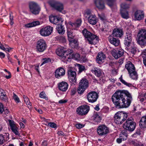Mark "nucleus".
I'll return each mask as SVG.
<instances>
[{
    "label": "nucleus",
    "instance_id": "f257e3e1",
    "mask_svg": "<svg viewBox=\"0 0 146 146\" xmlns=\"http://www.w3.org/2000/svg\"><path fill=\"white\" fill-rule=\"evenodd\" d=\"M111 99L116 107L126 108L130 106L132 98L129 92L125 93L121 91H118L113 94Z\"/></svg>",
    "mask_w": 146,
    "mask_h": 146
},
{
    "label": "nucleus",
    "instance_id": "f03ea898",
    "mask_svg": "<svg viewBox=\"0 0 146 146\" xmlns=\"http://www.w3.org/2000/svg\"><path fill=\"white\" fill-rule=\"evenodd\" d=\"M82 33L85 38L86 41L89 44H95L98 42V37L85 28Z\"/></svg>",
    "mask_w": 146,
    "mask_h": 146
},
{
    "label": "nucleus",
    "instance_id": "7ed1b4c3",
    "mask_svg": "<svg viewBox=\"0 0 146 146\" xmlns=\"http://www.w3.org/2000/svg\"><path fill=\"white\" fill-rule=\"evenodd\" d=\"M125 68L127 70L130 77L132 79L136 80L138 78V75L136 71L134 65L130 61L127 62Z\"/></svg>",
    "mask_w": 146,
    "mask_h": 146
},
{
    "label": "nucleus",
    "instance_id": "20e7f679",
    "mask_svg": "<svg viewBox=\"0 0 146 146\" xmlns=\"http://www.w3.org/2000/svg\"><path fill=\"white\" fill-rule=\"evenodd\" d=\"M136 123L133 118L131 117L126 119L123 125V128L126 130L130 132L133 131L135 128Z\"/></svg>",
    "mask_w": 146,
    "mask_h": 146
},
{
    "label": "nucleus",
    "instance_id": "39448f33",
    "mask_svg": "<svg viewBox=\"0 0 146 146\" xmlns=\"http://www.w3.org/2000/svg\"><path fill=\"white\" fill-rule=\"evenodd\" d=\"M137 42L142 47L146 46V30L141 29L138 33Z\"/></svg>",
    "mask_w": 146,
    "mask_h": 146
},
{
    "label": "nucleus",
    "instance_id": "423d86ee",
    "mask_svg": "<svg viewBox=\"0 0 146 146\" xmlns=\"http://www.w3.org/2000/svg\"><path fill=\"white\" fill-rule=\"evenodd\" d=\"M127 114L123 111L118 112L114 115V122L117 124H122L126 119Z\"/></svg>",
    "mask_w": 146,
    "mask_h": 146
},
{
    "label": "nucleus",
    "instance_id": "0eeeda50",
    "mask_svg": "<svg viewBox=\"0 0 146 146\" xmlns=\"http://www.w3.org/2000/svg\"><path fill=\"white\" fill-rule=\"evenodd\" d=\"M89 82L85 78H83L80 82L77 92L78 94H82L88 87Z\"/></svg>",
    "mask_w": 146,
    "mask_h": 146
},
{
    "label": "nucleus",
    "instance_id": "6e6552de",
    "mask_svg": "<svg viewBox=\"0 0 146 146\" xmlns=\"http://www.w3.org/2000/svg\"><path fill=\"white\" fill-rule=\"evenodd\" d=\"M76 72L74 70V68H69L68 69V75L69 81L73 84H75L76 82Z\"/></svg>",
    "mask_w": 146,
    "mask_h": 146
},
{
    "label": "nucleus",
    "instance_id": "1a4fd4ad",
    "mask_svg": "<svg viewBox=\"0 0 146 146\" xmlns=\"http://www.w3.org/2000/svg\"><path fill=\"white\" fill-rule=\"evenodd\" d=\"M29 6L30 11L33 14L36 15L39 13L40 8L37 3L34 2H30Z\"/></svg>",
    "mask_w": 146,
    "mask_h": 146
},
{
    "label": "nucleus",
    "instance_id": "9d476101",
    "mask_svg": "<svg viewBox=\"0 0 146 146\" xmlns=\"http://www.w3.org/2000/svg\"><path fill=\"white\" fill-rule=\"evenodd\" d=\"M90 110V107L87 105H82L78 107L76 109L77 113L80 115H86Z\"/></svg>",
    "mask_w": 146,
    "mask_h": 146
},
{
    "label": "nucleus",
    "instance_id": "9b49d317",
    "mask_svg": "<svg viewBox=\"0 0 146 146\" xmlns=\"http://www.w3.org/2000/svg\"><path fill=\"white\" fill-rule=\"evenodd\" d=\"M132 10L134 12L135 18L137 20H141L144 18V13L143 11L138 9L136 7H133Z\"/></svg>",
    "mask_w": 146,
    "mask_h": 146
},
{
    "label": "nucleus",
    "instance_id": "f8f14e48",
    "mask_svg": "<svg viewBox=\"0 0 146 146\" xmlns=\"http://www.w3.org/2000/svg\"><path fill=\"white\" fill-rule=\"evenodd\" d=\"M36 47L37 51L39 52H42L46 49L47 45L44 40L40 39L37 42Z\"/></svg>",
    "mask_w": 146,
    "mask_h": 146
},
{
    "label": "nucleus",
    "instance_id": "ddd939ff",
    "mask_svg": "<svg viewBox=\"0 0 146 146\" xmlns=\"http://www.w3.org/2000/svg\"><path fill=\"white\" fill-rule=\"evenodd\" d=\"M97 131L98 134L101 136H104L109 133V128L104 125L99 126Z\"/></svg>",
    "mask_w": 146,
    "mask_h": 146
},
{
    "label": "nucleus",
    "instance_id": "4468645a",
    "mask_svg": "<svg viewBox=\"0 0 146 146\" xmlns=\"http://www.w3.org/2000/svg\"><path fill=\"white\" fill-rule=\"evenodd\" d=\"M49 4L52 7L59 12H61L64 9L63 4L58 1L52 0L49 2Z\"/></svg>",
    "mask_w": 146,
    "mask_h": 146
},
{
    "label": "nucleus",
    "instance_id": "2eb2a0df",
    "mask_svg": "<svg viewBox=\"0 0 146 146\" xmlns=\"http://www.w3.org/2000/svg\"><path fill=\"white\" fill-rule=\"evenodd\" d=\"M98 94L96 92L92 91L88 93L87 95V98L89 102H96L98 98Z\"/></svg>",
    "mask_w": 146,
    "mask_h": 146
},
{
    "label": "nucleus",
    "instance_id": "dca6fc26",
    "mask_svg": "<svg viewBox=\"0 0 146 146\" xmlns=\"http://www.w3.org/2000/svg\"><path fill=\"white\" fill-rule=\"evenodd\" d=\"M53 28L48 26L42 28L40 31V34L43 36H47L50 35L52 31Z\"/></svg>",
    "mask_w": 146,
    "mask_h": 146
},
{
    "label": "nucleus",
    "instance_id": "f3484780",
    "mask_svg": "<svg viewBox=\"0 0 146 146\" xmlns=\"http://www.w3.org/2000/svg\"><path fill=\"white\" fill-rule=\"evenodd\" d=\"M65 71L62 68H59L57 69L55 72V77L57 78H60L64 76Z\"/></svg>",
    "mask_w": 146,
    "mask_h": 146
},
{
    "label": "nucleus",
    "instance_id": "a211bd4d",
    "mask_svg": "<svg viewBox=\"0 0 146 146\" xmlns=\"http://www.w3.org/2000/svg\"><path fill=\"white\" fill-rule=\"evenodd\" d=\"M124 51L123 49H120L119 50H114L111 52V54L115 59L122 56L124 53Z\"/></svg>",
    "mask_w": 146,
    "mask_h": 146
},
{
    "label": "nucleus",
    "instance_id": "6ab92c4d",
    "mask_svg": "<svg viewBox=\"0 0 146 146\" xmlns=\"http://www.w3.org/2000/svg\"><path fill=\"white\" fill-rule=\"evenodd\" d=\"M91 72L97 77L102 78L104 74L102 70L99 68L94 67L92 69Z\"/></svg>",
    "mask_w": 146,
    "mask_h": 146
},
{
    "label": "nucleus",
    "instance_id": "aec40b11",
    "mask_svg": "<svg viewBox=\"0 0 146 146\" xmlns=\"http://www.w3.org/2000/svg\"><path fill=\"white\" fill-rule=\"evenodd\" d=\"M66 51L61 48H58L56 50V54L61 58L62 60L66 59V54H65Z\"/></svg>",
    "mask_w": 146,
    "mask_h": 146
},
{
    "label": "nucleus",
    "instance_id": "412c9836",
    "mask_svg": "<svg viewBox=\"0 0 146 146\" xmlns=\"http://www.w3.org/2000/svg\"><path fill=\"white\" fill-rule=\"evenodd\" d=\"M123 34L122 29L115 28L113 30L112 35L113 36L121 38L123 36Z\"/></svg>",
    "mask_w": 146,
    "mask_h": 146
},
{
    "label": "nucleus",
    "instance_id": "4be33fe9",
    "mask_svg": "<svg viewBox=\"0 0 146 146\" xmlns=\"http://www.w3.org/2000/svg\"><path fill=\"white\" fill-rule=\"evenodd\" d=\"M88 19L89 23L92 25H95L98 21L97 17L94 14L88 16Z\"/></svg>",
    "mask_w": 146,
    "mask_h": 146
},
{
    "label": "nucleus",
    "instance_id": "5701e85b",
    "mask_svg": "<svg viewBox=\"0 0 146 146\" xmlns=\"http://www.w3.org/2000/svg\"><path fill=\"white\" fill-rule=\"evenodd\" d=\"M113 36L110 35L108 37V40L110 42L115 46H118L120 43L119 40L117 38L114 37Z\"/></svg>",
    "mask_w": 146,
    "mask_h": 146
},
{
    "label": "nucleus",
    "instance_id": "b1692460",
    "mask_svg": "<svg viewBox=\"0 0 146 146\" xmlns=\"http://www.w3.org/2000/svg\"><path fill=\"white\" fill-rule=\"evenodd\" d=\"M82 22L81 19H78L76 22L74 23L70 21L68 22V24L72 27V29L77 30L78 28L81 25Z\"/></svg>",
    "mask_w": 146,
    "mask_h": 146
},
{
    "label": "nucleus",
    "instance_id": "393cba45",
    "mask_svg": "<svg viewBox=\"0 0 146 146\" xmlns=\"http://www.w3.org/2000/svg\"><path fill=\"white\" fill-rule=\"evenodd\" d=\"M59 90L63 92H66L68 89V85L65 82H62L58 84Z\"/></svg>",
    "mask_w": 146,
    "mask_h": 146
},
{
    "label": "nucleus",
    "instance_id": "a878e982",
    "mask_svg": "<svg viewBox=\"0 0 146 146\" xmlns=\"http://www.w3.org/2000/svg\"><path fill=\"white\" fill-rule=\"evenodd\" d=\"M96 7L99 9L103 10L105 9L104 1L103 0H94Z\"/></svg>",
    "mask_w": 146,
    "mask_h": 146
},
{
    "label": "nucleus",
    "instance_id": "bb28decb",
    "mask_svg": "<svg viewBox=\"0 0 146 146\" xmlns=\"http://www.w3.org/2000/svg\"><path fill=\"white\" fill-rule=\"evenodd\" d=\"M106 58L105 55L102 52L99 53L96 57V61L97 63L101 64L104 61V60Z\"/></svg>",
    "mask_w": 146,
    "mask_h": 146
},
{
    "label": "nucleus",
    "instance_id": "cd10ccee",
    "mask_svg": "<svg viewBox=\"0 0 146 146\" xmlns=\"http://www.w3.org/2000/svg\"><path fill=\"white\" fill-rule=\"evenodd\" d=\"M0 99L5 102H7L8 101L5 92L3 89L1 88H0Z\"/></svg>",
    "mask_w": 146,
    "mask_h": 146
},
{
    "label": "nucleus",
    "instance_id": "c85d7f7f",
    "mask_svg": "<svg viewBox=\"0 0 146 146\" xmlns=\"http://www.w3.org/2000/svg\"><path fill=\"white\" fill-rule=\"evenodd\" d=\"M116 0H108L107 4L110 6L112 11H115L117 9V6L115 2Z\"/></svg>",
    "mask_w": 146,
    "mask_h": 146
},
{
    "label": "nucleus",
    "instance_id": "c756f323",
    "mask_svg": "<svg viewBox=\"0 0 146 146\" xmlns=\"http://www.w3.org/2000/svg\"><path fill=\"white\" fill-rule=\"evenodd\" d=\"M65 53L66 59L64 60H68V59L74 58V54L72 50H67L66 51Z\"/></svg>",
    "mask_w": 146,
    "mask_h": 146
},
{
    "label": "nucleus",
    "instance_id": "7c9ffc66",
    "mask_svg": "<svg viewBox=\"0 0 146 146\" xmlns=\"http://www.w3.org/2000/svg\"><path fill=\"white\" fill-rule=\"evenodd\" d=\"M61 20L62 19L61 18L57 17L56 16H52L49 17L50 22L54 24H57L59 21H62Z\"/></svg>",
    "mask_w": 146,
    "mask_h": 146
},
{
    "label": "nucleus",
    "instance_id": "2f4dec72",
    "mask_svg": "<svg viewBox=\"0 0 146 146\" xmlns=\"http://www.w3.org/2000/svg\"><path fill=\"white\" fill-rule=\"evenodd\" d=\"M139 125L141 128H146V115L142 116L139 121Z\"/></svg>",
    "mask_w": 146,
    "mask_h": 146
},
{
    "label": "nucleus",
    "instance_id": "473e14b6",
    "mask_svg": "<svg viewBox=\"0 0 146 146\" xmlns=\"http://www.w3.org/2000/svg\"><path fill=\"white\" fill-rule=\"evenodd\" d=\"M9 134L8 133H5L4 135L0 134V145H2L5 141L7 140V139L8 138Z\"/></svg>",
    "mask_w": 146,
    "mask_h": 146
},
{
    "label": "nucleus",
    "instance_id": "72a5a7b5",
    "mask_svg": "<svg viewBox=\"0 0 146 146\" xmlns=\"http://www.w3.org/2000/svg\"><path fill=\"white\" fill-rule=\"evenodd\" d=\"M56 29L58 33L60 34L63 35L65 32V30L64 26L60 24H57Z\"/></svg>",
    "mask_w": 146,
    "mask_h": 146
},
{
    "label": "nucleus",
    "instance_id": "f704fd0d",
    "mask_svg": "<svg viewBox=\"0 0 146 146\" xmlns=\"http://www.w3.org/2000/svg\"><path fill=\"white\" fill-rule=\"evenodd\" d=\"M120 13L121 17L123 18L127 19L129 17V12L127 11L120 9Z\"/></svg>",
    "mask_w": 146,
    "mask_h": 146
},
{
    "label": "nucleus",
    "instance_id": "c9c22d12",
    "mask_svg": "<svg viewBox=\"0 0 146 146\" xmlns=\"http://www.w3.org/2000/svg\"><path fill=\"white\" fill-rule=\"evenodd\" d=\"M40 24V23L38 21H36L25 25V26L27 28H30L39 25Z\"/></svg>",
    "mask_w": 146,
    "mask_h": 146
},
{
    "label": "nucleus",
    "instance_id": "e433bc0d",
    "mask_svg": "<svg viewBox=\"0 0 146 146\" xmlns=\"http://www.w3.org/2000/svg\"><path fill=\"white\" fill-rule=\"evenodd\" d=\"M67 34L68 40L71 39H74L75 36V35L73 33L72 30L68 29L67 30Z\"/></svg>",
    "mask_w": 146,
    "mask_h": 146
},
{
    "label": "nucleus",
    "instance_id": "4c0bfd02",
    "mask_svg": "<svg viewBox=\"0 0 146 146\" xmlns=\"http://www.w3.org/2000/svg\"><path fill=\"white\" fill-rule=\"evenodd\" d=\"M120 9L127 10L129 9L130 7V5L127 3L125 2L122 3L120 4Z\"/></svg>",
    "mask_w": 146,
    "mask_h": 146
},
{
    "label": "nucleus",
    "instance_id": "58836bf2",
    "mask_svg": "<svg viewBox=\"0 0 146 146\" xmlns=\"http://www.w3.org/2000/svg\"><path fill=\"white\" fill-rule=\"evenodd\" d=\"M120 137L123 139V140H126L127 138V133L126 130H124L122 131L119 135Z\"/></svg>",
    "mask_w": 146,
    "mask_h": 146
},
{
    "label": "nucleus",
    "instance_id": "ea45409f",
    "mask_svg": "<svg viewBox=\"0 0 146 146\" xmlns=\"http://www.w3.org/2000/svg\"><path fill=\"white\" fill-rule=\"evenodd\" d=\"M93 118L95 121L97 122L100 121L101 119V117L98 115L97 112L94 113L93 116Z\"/></svg>",
    "mask_w": 146,
    "mask_h": 146
},
{
    "label": "nucleus",
    "instance_id": "a19ab883",
    "mask_svg": "<svg viewBox=\"0 0 146 146\" xmlns=\"http://www.w3.org/2000/svg\"><path fill=\"white\" fill-rule=\"evenodd\" d=\"M137 48L134 45H132L129 49V51L131 53L134 54H135L137 51Z\"/></svg>",
    "mask_w": 146,
    "mask_h": 146
},
{
    "label": "nucleus",
    "instance_id": "79ce46f5",
    "mask_svg": "<svg viewBox=\"0 0 146 146\" xmlns=\"http://www.w3.org/2000/svg\"><path fill=\"white\" fill-rule=\"evenodd\" d=\"M77 66L79 70L78 73H80L82 72L85 70V68L84 66L80 64H78Z\"/></svg>",
    "mask_w": 146,
    "mask_h": 146
},
{
    "label": "nucleus",
    "instance_id": "37998d69",
    "mask_svg": "<svg viewBox=\"0 0 146 146\" xmlns=\"http://www.w3.org/2000/svg\"><path fill=\"white\" fill-rule=\"evenodd\" d=\"M68 40L70 45L73 44L76 45L77 44L78 40L76 38H74V39H69Z\"/></svg>",
    "mask_w": 146,
    "mask_h": 146
},
{
    "label": "nucleus",
    "instance_id": "c03bdc74",
    "mask_svg": "<svg viewBox=\"0 0 146 146\" xmlns=\"http://www.w3.org/2000/svg\"><path fill=\"white\" fill-rule=\"evenodd\" d=\"M43 61L41 64L40 66H42L43 64L46 63H49L51 62V59L49 58H45L42 59Z\"/></svg>",
    "mask_w": 146,
    "mask_h": 146
},
{
    "label": "nucleus",
    "instance_id": "a18cd8bd",
    "mask_svg": "<svg viewBox=\"0 0 146 146\" xmlns=\"http://www.w3.org/2000/svg\"><path fill=\"white\" fill-rule=\"evenodd\" d=\"M132 34L130 32L126 33L125 35V39H127L132 41Z\"/></svg>",
    "mask_w": 146,
    "mask_h": 146
},
{
    "label": "nucleus",
    "instance_id": "49530a36",
    "mask_svg": "<svg viewBox=\"0 0 146 146\" xmlns=\"http://www.w3.org/2000/svg\"><path fill=\"white\" fill-rule=\"evenodd\" d=\"M23 98L24 99L25 102L26 103V104L27 105L31 106V104L30 102L29 99L25 95H24L23 96Z\"/></svg>",
    "mask_w": 146,
    "mask_h": 146
},
{
    "label": "nucleus",
    "instance_id": "de8ad7c7",
    "mask_svg": "<svg viewBox=\"0 0 146 146\" xmlns=\"http://www.w3.org/2000/svg\"><path fill=\"white\" fill-rule=\"evenodd\" d=\"M119 79L120 80V81L122 82V83L124 85L129 87H131L132 86V84H131L128 83L126 82L125 80H123L122 78V76H121V77L119 78Z\"/></svg>",
    "mask_w": 146,
    "mask_h": 146
},
{
    "label": "nucleus",
    "instance_id": "09e8293b",
    "mask_svg": "<svg viewBox=\"0 0 146 146\" xmlns=\"http://www.w3.org/2000/svg\"><path fill=\"white\" fill-rule=\"evenodd\" d=\"M132 41L129 40L125 39L124 40V44L127 47H129L130 46Z\"/></svg>",
    "mask_w": 146,
    "mask_h": 146
},
{
    "label": "nucleus",
    "instance_id": "8fccbe9b",
    "mask_svg": "<svg viewBox=\"0 0 146 146\" xmlns=\"http://www.w3.org/2000/svg\"><path fill=\"white\" fill-rule=\"evenodd\" d=\"M39 97L45 99L46 100L48 99V97L44 91L41 92L39 94Z\"/></svg>",
    "mask_w": 146,
    "mask_h": 146
},
{
    "label": "nucleus",
    "instance_id": "3c124183",
    "mask_svg": "<svg viewBox=\"0 0 146 146\" xmlns=\"http://www.w3.org/2000/svg\"><path fill=\"white\" fill-rule=\"evenodd\" d=\"M98 16L101 20L103 21H106V17L104 13H102L100 14H99Z\"/></svg>",
    "mask_w": 146,
    "mask_h": 146
},
{
    "label": "nucleus",
    "instance_id": "603ef678",
    "mask_svg": "<svg viewBox=\"0 0 146 146\" xmlns=\"http://www.w3.org/2000/svg\"><path fill=\"white\" fill-rule=\"evenodd\" d=\"M12 131L16 135H20V133L18 131V128L16 126L14 127H13L11 129Z\"/></svg>",
    "mask_w": 146,
    "mask_h": 146
},
{
    "label": "nucleus",
    "instance_id": "864d4df0",
    "mask_svg": "<svg viewBox=\"0 0 146 146\" xmlns=\"http://www.w3.org/2000/svg\"><path fill=\"white\" fill-rule=\"evenodd\" d=\"M9 125L11 127V129L13 127H15L16 126L15 124H14V122L12 120H9Z\"/></svg>",
    "mask_w": 146,
    "mask_h": 146
},
{
    "label": "nucleus",
    "instance_id": "5fc2aeb1",
    "mask_svg": "<svg viewBox=\"0 0 146 146\" xmlns=\"http://www.w3.org/2000/svg\"><path fill=\"white\" fill-rule=\"evenodd\" d=\"M13 98L17 103H19L20 101L18 97L14 93L13 94Z\"/></svg>",
    "mask_w": 146,
    "mask_h": 146
},
{
    "label": "nucleus",
    "instance_id": "6e6d98bb",
    "mask_svg": "<svg viewBox=\"0 0 146 146\" xmlns=\"http://www.w3.org/2000/svg\"><path fill=\"white\" fill-rule=\"evenodd\" d=\"M48 125L52 128H56L57 127L56 124L53 122L49 123Z\"/></svg>",
    "mask_w": 146,
    "mask_h": 146
},
{
    "label": "nucleus",
    "instance_id": "4d7b16f0",
    "mask_svg": "<svg viewBox=\"0 0 146 146\" xmlns=\"http://www.w3.org/2000/svg\"><path fill=\"white\" fill-rule=\"evenodd\" d=\"M4 111L3 105L1 103H0V114L2 113Z\"/></svg>",
    "mask_w": 146,
    "mask_h": 146
},
{
    "label": "nucleus",
    "instance_id": "13d9d810",
    "mask_svg": "<svg viewBox=\"0 0 146 146\" xmlns=\"http://www.w3.org/2000/svg\"><path fill=\"white\" fill-rule=\"evenodd\" d=\"M138 98L139 99V100L141 102H144V101L145 100L143 95L139 96L138 97Z\"/></svg>",
    "mask_w": 146,
    "mask_h": 146
},
{
    "label": "nucleus",
    "instance_id": "bf43d9fd",
    "mask_svg": "<svg viewBox=\"0 0 146 146\" xmlns=\"http://www.w3.org/2000/svg\"><path fill=\"white\" fill-rule=\"evenodd\" d=\"M76 126L78 129H81L84 127V125L82 124L81 123H78L76 125Z\"/></svg>",
    "mask_w": 146,
    "mask_h": 146
},
{
    "label": "nucleus",
    "instance_id": "052dcab7",
    "mask_svg": "<svg viewBox=\"0 0 146 146\" xmlns=\"http://www.w3.org/2000/svg\"><path fill=\"white\" fill-rule=\"evenodd\" d=\"M10 19L11 21L10 24L11 25H12L13 24V16L12 15L11 13H10Z\"/></svg>",
    "mask_w": 146,
    "mask_h": 146
},
{
    "label": "nucleus",
    "instance_id": "680f3d73",
    "mask_svg": "<svg viewBox=\"0 0 146 146\" xmlns=\"http://www.w3.org/2000/svg\"><path fill=\"white\" fill-rule=\"evenodd\" d=\"M80 56L78 54L76 53L74 54V58H75L76 60H78L80 59Z\"/></svg>",
    "mask_w": 146,
    "mask_h": 146
},
{
    "label": "nucleus",
    "instance_id": "e2e57ef3",
    "mask_svg": "<svg viewBox=\"0 0 146 146\" xmlns=\"http://www.w3.org/2000/svg\"><path fill=\"white\" fill-rule=\"evenodd\" d=\"M67 100H61L58 101V103L60 104H62L65 103L67 102Z\"/></svg>",
    "mask_w": 146,
    "mask_h": 146
},
{
    "label": "nucleus",
    "instance_id": "0e129e2a",
    "mask_svg": "<svg viewBox=\"0 0 146 146\" xmlns=\"http://www.w3.org/2000/svg\"><path fill=\"white\" fill-rule=\"evenodd\" d=\"M85 13L88 16H90V15H93V14H91V11L90 10H87L85 11Z\"/></svg>",
    "mask_w": 146,
    "mask_h": 146
},
{
    "label": "nucleus",
    "instance_id": "69168bd1",
    "mask_svg": "<svg viewBox=\"0 0 146 146\" xmlns=\"http://www.w3.org/2000/svg\"><path fill=\"white\" fill-rule=\"evenodd\" d=\"M125 140H123V139H122L121 137H120L119 136V138H117V141L118 143H120L122 141Z\"/></svg>",
    "mask_w": 146,
    "mask_h": 146
},
{
    "label": "nucleus",
    "instance_id": "338daca9",
    "mask_svg": "<svg viewBox=\"0 0 146 146\" xmlns=\"http://www.w3.org/2000/svg\"><path fill=\"white\" fill-rule=\"evenodd\" d=\"M8 73L9 74L8 76L6 75L5 77L7 79H9L11 78V73L10 72H8Z\"/></svg>",
    "mask_w": 146,
    "mask_h": 146
},
{
    "label": "nucleus",
    "instance_id": "774afa93",
    "mask_svg": "<svg viewBox=\"0 0 146 146\" xmlns=\"http://www.w3.org/2000/svg\"><path fill=\"white\" fill-rule=\"evenodd\" d=\"M47 141H44L42 142V146H47Z\"/></svg>",
    "mask_w": 146,
    "mask_h": 146
}]
</instances>
